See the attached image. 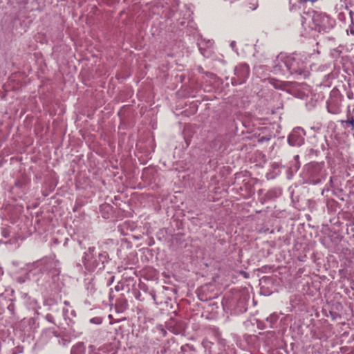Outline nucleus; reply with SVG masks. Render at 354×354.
I'll return each mask as SVG.
<instances>
[{
    "instance_id": "20",
    "label": "nucleus",
    "mask_w": 354,
    "mask_h": 354,
    "mask_svg": "<svg viewBox=\"0 0 354 354\" xmlns=\"http://www.w3.org/2000/svg\"><path fill=\"white\" fill-rule=\"evenodd\" d=\"M118 303L121 304V306L124 308H125L127 306V302L126 300L122 299L121 301H118Z\"/></svg>"
},
{
    "instance_id": "23",
    "label": "nucleus",
    "mask_w": 354,
    "mask_h": 354,
    "mask_svg": "<svg viewBox=\"0 0 354 354\" xmlns=\"http://www.w3.org/2000/svg\"><path fill=\"white\" fill-rule=\"evenodd\" d=\"M94 319H95L94 318L91 319V322H94Z\"/></svg>"
},
{
    "instance_id": "9",
    "label": "nucleus",
    "mask_w": 354,
    "mask_h": 354,
    "mask_svg": "<svg viewBox=\"0 0 354 354\" xmlns=\"http://www.w3.org/2000/svg\"><path fill=\"white\" fill-rule=\"evenodd\" d=\"M282 194V190L279 188H273L270 189L267 193V197L269 199H274L280 196Z\"/></svg>"
},
{
    "instance_id": "15",
    "label": "nucleus",
    "mask_w": 354,
    "mask_h": 354,
    "mask_svg": "<svg viewBox=\"0 0 354 354\" xmlns=\"http://www.w3.org/2000/svg\"><path fill=\"white\" fill-rule=\"evenodd\" d=\"M45 319L50 323H52L53 324H55L54 317L51 314H47L45 316Z\"/></svg>"
},
{
    "instance_id": "19",
    "label": "nucleus",
    "mask_w": 354,
    "mask_h": 354,
    "mask_svg": "<svg viewBox=\"0 0 354 354\" xmlns=\"http://www.w3.org/2000/svg\"><path fill=\"white\" fill-rule=\"evenodd\" d=\"M350 114L354 115V105L353 106L352 109H351L350 106H348V109H347V116H349Z\"/></svg>"
},
{
    "instance_id": "24",
    "label": "nucleus",
    "mask_w": 354,
    "mask_h": 354,
    "mask_svg": "<svg viewBox=\"0 0 354 354\" xmlns=\"http://www.w3.org/2000/svg\"><path fill=\"white\" fill-rule=\"evenodd\" d=\"M54 334H55V336H57V337L58 336L57 332H55Z\"/></svg>"
},
{
    "instance_id": "3",
    "label": "nucleus",
    "mask_w": 354,
    "mask_h": 354,
    "mask_svg": "<svg viewBox=\"0 0 354 354\" xmlns=\"http://www.w3.org/2000/svg\"><path fill=\"white\" fill-rule=\"evenodd\" d=\"M95 251V247H90L88 250L84 252L83 257L84 267L89 272H93L97 268L100 269V266L104 267V263L108 261L109 255L106 252H104L96 254Z\"/></svg>"
},
{
    "instance_id": "8",
    "label": "nucleus",
    "mask_w": 354,
    "mask_h": 354,
    "mask_svg": "<svg viewBox=\"0 0 354 354\" xmlns=\"http://www.w3.org/2000/svg\"><path fill=\"white\" fill-rule=\"evenodd\" d=\"M304 136L303 129L295 128L288 137V142L292 147H300L304 143Z\"/></svg>"
},
{
    "instance_id": "18",
    "label": "nucleus",
    "mask_w": 354,
    "mask_h": 354,
    "mask_svg": "<svg viewBox=\"0 0 354 354\" xmlns=\"http://www.w3.org/2000/svg\"><path fill=\"white\" fill-rule=\"evenodd\" d=\"M1 234L2 235L5 237V238H7L10 236V232L8 229L6 228H3L2 229V232H1Z\"/></svg>"
},
{
    "instance_id": "14",
    "label": "nucleus",
    "mask_w": 354,
    "mask_h": 354,
    "mask_svg": "<svg viewBox=\"0 0 354 354\" xmlns=\"http://www.w3.org/2000/svg\"><path fill=\"white\" fill-rule=\"evenodd\" d=\"M270 139H271V136L270 135L263 136L259 137V142L262 143V142H268Z\"/></svg>"
},
{
    "instance_id": "1",
    "label": "nucleus",
    "mask_w": 354,
    "mask_h": 354,
    "mask_svg": "<svg viewBox=\"0 0 354 354\" xmlns=\"http://www.w3.org/2000/svg\"><path fill=\"white\" fill-rule=\"evenodd\" d=\"M272 72L279 75H293L297 79H305L308 76L305 62L301 57L297 54L279 55L274 61Z\"/></svg>"
},
{
    "instance_id": "22",
    "label": "nucleus",
    "mask_w": 354,
    "mask_h": 354,
    "mask_svg": "<svg viewBox=\"0 0 354 354\" xmlns=\"http://www.w3.org/2000/svg\"><path fill=\"white\" fill-rule=\"evenodd\" d=\"M62 342L64 345H66L68 343V342L64 339H62Z\"/></svg>"
},
{
    "instance_id": "11",
    "label": "nucleus",
    "mask_w": 354,
    "mask_h": 354,
    "mask_svg": "<svg viewBox=\"0 0 354 354\" xmlns=\"http://www.w3.org/2000/svg\"><path fill=\"white\" fill-rule=\"evenodd\" d=\"M237 308H239V309L236 310L237 313H243L246 312L247 307H246V304H245V301H244V299H240L239 301Z\"/></svg>"
},
{
    "instance_id": "7",
    "label": "nucleus",
    "mask_w": 354,
    "mask_h": 354,
    "mask_svg": "<svg viewBox=\"0 0 354 354\" xmlns=\"http://www.w3.org/2000/svg\"><path fill=\"white\" fill-rule=\"evenodd\" d=\"M343 96L338 91H332L326 102L327 110L332 114H338L342 111Z\"/></svg>"
},
{
    "instance_id": "6",
    "label": "nucleus",
    "mask_w": 354,
    "mask_h": 354,
    "mask_svg": "<svg viewBox=\"0 0 354 354\" xmlns=\"http://www.w3.org/2000/svg\"><path fill=\"white\" fill-rule=\"evenodd\" d=\"M250 67L247 64L241 63L234 70V76L231 79L233 86L241 85L246 82L250 75Z\"/></svg>"
},
{
    "instance_id": "10",
    "label": "nucleus",
    "mask_w": 354,
    "mask_h": 354,
    "mask_svg": "<svg viewBox=\"0 0 354 354\" xmlns=\"http://www.w3.org/2000/svg\"><path fill=\"white\" fill-rule=\"evenodd\" d=\"M347 120H342L341 121V123L343 124H346V127H351V129L352 130L354 129V115L353 114H350L349 116H347Z\"/></svg>"
},
{
    "instance_id": "13",
    "label": "nucleus",
    "mask_w": 354,
    "mask_h": 354,
    "mask_svg": "<svg viewBox=\"0 0 354 354\" xmlns=\"http://www.w3.org/2000/svg\"><path fill=\"white\" fill-rule=\"evenodd\" d=\"M350 14L352 15V12H351ZM351 25L349 26L348 30H347V32L348 33L350 32L351 35H354V19L352 17V15H351Z\"/></svg>"
},
{
    "instance_id": "12",
    "label": "nucleus",
    "mask_w": 354,
    "mask_h": 354,
    "mask_svg": "<svg viewBox=\"0 0 354 354\" xmlns=\"http://www.w3.org/2000/svg\"><path fill=\"white\" fill-rule=\"evenodd\" d=\"M257 7L258 3L257 0H253L252 2H250L246 5L247 10H254Z\"/></svg>"
},
{
    "instance_id": "4",
    "label": "nucleus",
    "mask_w": 354,
    "mask_h": 354,
    "mask_svg": "<svg viewBox=\"0 0 354 354\" xmlns=\"http://www.w3.org/2000/svg\"><path fill=\"white\" fill-rule=\"evenodd\" d=\"M306 170L308 178L314 184L319 183L326 177L324 162H310L306 166Z\"/></svg>"
},
{
    "instance_id": "16",
    "label": "nucleus",
    "mask_w": 354,
    "mask_h": 354,
    "mask_svg": "<svg viewBox=\"0 0 354 354\" xmlns=\"http://www.w3.org/2000/svg\"><path fill=\"white\" fill-rule=\"evenodd\" d=\"M82 347L81 344H76L75 346H73L71 351V354H76L77 351L79 348Z\"/></svg>"
},
{
    "instance_id": "2",
    "label": "nucleus",
    "mask_w": 354,
    "mask_h": 354,
    "mask_svg": "<svg viewBox=\"0 0 354 354\" xmlns=\"http://www.w3.org/2000/svg\"><path fill=\"white\" fill-rule=\"evenodd\" d=\"M27 269L33 274L45 273L51 276H58L61 272L60 262L55 254L44 257L27 265Z\"/></svg>"
},
{
    "instance_id": "17",
    "label": "nucleus",
    "mask_w": 354,
    "mask_h": 354,
    "mask_svg": "<svg viewBox=\"0 0 354 354\" xmlns=\"http://www.w3.org/2000/svg\"><path fill=\"white\" fill-rule=\"evenodd\" d=\"M183 328V323H179L178 325V328H174L172 332L174 333H176V334H178L179 333L181 330Z\"/></svg>"
},
{
    "instance_id": "21",
    "label": "nucleus",
    "mask_w": 354,
    "mask_h": 354,
    "mask_svg": "<svg viewBox=\"0 0 354 354\" xmlns=\"http://www.w3.org/2000/svg\"><path fill=\"white\" fill-rule=\"evenodd\" d=\"M230 46L234 49L236 46V42L234 41H232L230 44Z\"/></svg>"
},
{
    "instance_id": "5",
    "label": "nucleus",
    "mask_w": 354,
    "mask_h": 354,
    "mask_svg": "<svg viewBox=\"0 0 354 354\" xmlns=\"http://www.w3.org/2000/svg\"><path fill=\"white\" fill-rule=\"evenodd\" d=\"M314 29L318 32L328 31L333 28L335 21L325 13L315 12L312 17Z\"/></svg>"
}]
</instances>
